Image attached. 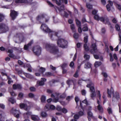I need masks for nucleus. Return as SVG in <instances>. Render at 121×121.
Returning <instances> with one entry per match:
<instances>
[{
	"instance_id": "nucleus-35",
	"label": "nucleus",
	"mask_w": 121,
	"mask_h": 121,
	"mask_svg": "<svg viewBox=\"0 0 121 121\" xmlns=\"http://www.w3.org/2000/svg\"><path fill=\"white\" fill-rule=\"evenodd\" d=\"M70 28L72 30L73 32H75V27L74 25L73 24H72L70 25Z\"/></svg>"
},
{
	"instance_id": "nucleus-26",
	"label": "nucleus",
	"mask_w": 121,
	"mask_h": 121,
	"mask_svg": "<svg viewBox=\"0 0 121 121\" xmlns=\"http://www.w3.org/2000/svg\"><path fill=\"white\" fill-rule=\"evenodd\" d=\"M41 116L43 117H46L47 115V114L46 113L44 112H42L40 114Z\"/></svg>"
},
{
	"instance_id": "nucleus-49",
	"label": "nucleus",
	"mask_w": 121,
	"mask_h": 121,
	"mask_svg": "<svg viewBox=\"0 0 121 121\" xmlns=\"http://www.w3.org/2000/svg\"><path fill=\"white\" fill-rule=\"evenodd\" d=\"M31 119L33 121H36L37 120V118L35 115H31Z\"/></svg>"
},
{
	"instance_id": "nucleus-33",
	"label": "nucleus",
	"mask_w": 121,
	"mask_h": 121,
	"mask_svg": "<svg viewBox=\"0 0 121 121\" xmlns=\"http://www.w3.org/2000/svg\"><path fill=\"white\" fill-rule=\"evenodd\" d=\"M105 20L106 22V23L109 26L111 25V23L109 21V19L108 17H106L105 19ZM104 23L105 22H104Z\"/></svg>"
},
{
	"instance_id": "nucleus-7",
	"label": "nucleus",
	"mask_w": 121,
	"mask_h": 121,
	"mask_svg": "<svg viewBox=\"0 0 121 121\" xmlns=\"http://www.w3.org/2000/svg\"><path fill=\"white\" fill-rule=\"evenodd\" d=\"M18 13L17 11L13 10H10V16L13 20H14L18 16Z\"/></svg>"
},
{
	"instance_id": "nucleus-13",
	"label": "nucleus",
	"mask_w": 121,
	"mask_h": 121,
	"mask_svg": "<svg viewBox=\"0 0 121 121\" xmlns=\"http://www.w3.org/2000/svg\"><path fill=\"white\" fill-rule=\"evenodd\" d=\"M92 64L89 62L87 61L84 65V67L86 69L91 68L92 69Z\"/></svg>"
},
{
	"instance_id": "nucleus-62",
	"label": "nucleus",
	"mask_w": 121,
	"mask_h": 121,
	"mask_svg": "<svg viewBox=\"0 0 121 121\" xmlns=\"http://www.w3.org/2000/svg\"><path fill=\"white\" fill-rule=\"evenodd\" d=\"M55 106L53 105H50V109L54 110L55 109Z\"/></svg>"
},
{
	"instance_id": "nucleus-41",
	"label": "nucleus",
	"mask_w": 121,
	"mask_h": 121,
	"mask_svg": "<svg viewBox=\"0 0 121 121\" xmlns=\"http://www.w3.org/2000/svg\"><path fill=\"white\" fill-rule=\"evenodd\" d=\"M66 97V95L65 93H63L60 96V97L61 98H65Z\"/></svg>"
},
{
	"instance_id": "nucleus-25",
	"label": "nucleus",
	"mask_w": 121,
	"mask_h": 121,
	"mask_svg": "<svg viewBox=\"0 0 121 121\" xmlns=\"http://www.w3.org/2000/svg\"><path fill=\"white\" fill-rule=\"evenodd\" d=\"M73 38L75 39H78L79 38V35L78 33H75L73 35Z\"/></svg>"
},
{
	"instance_id": "nucleus-40",
	"label": "nucleus",
	"mask_w": 121,
	"mask_h": 121,
	"mask_svg": "<svg viewBox=\"0 0 121 121\" xmlns=\"http://www.w3.org/2000/svg\"><path fill=\"white\" fill-rule=\"evenodd\" d=\"M9 57L13 58L14 59L16 58V56L14 54L12 53L9 54Z\"/></svg>"
},
{
	"instance_id": "nucleus-55",
	"label": "nucleus",
	"mask_w": 121,
	"mask_h": 121,
	"mask_svg": "<svg viewBox=\"0 0 121 121\" xmlns=\"http://www.w3.org/2000/svg\"><path fill=\"white\" fill-rule=\"evenodd\" d=\"M47 2L50 7H53L54 6V5L50 1H47Z\"/></svg>"
},
{
	"instance_id": "nucleus-9",
	"label": "nucleus",
	"mask_w": 121,
	"mask_h": 121,
	"mask_svg": "<svg viewBox=\"0 0 121 121\" xmlns=\"http://www.w3.org/2000/svg\"><path fill=\"white\" fill-rule=\"evenodd\" d=\"M86 86L87 87L90 88L91 92H95L94 84L92 82H91L87 84Z\"/></svg>"
},
{
	"instance_id": "nucleus-36",
	"label": "nucleus",
	"mask_w": 121,
	"mask_h": 121,
	"mask_svg": "<svg viewBox=\"0 0 121 121\" xmlns=\"http://www.w3.org/2000/svg\"><path fill=\"white\" fill-rule=\"evenodd\" d=\"M9 101L12 104H14L15 102V101L14 99L12 98H11L9 99Z\"/></svg>"
},
{
	"instance_id": "nucleus-37",
	"label": "nucleus",
	"mask_w": 121,
	"mask_h": 121,
	"mask_svg": "<svg viewBox=\"0 0 121 121\" xmlns=\"http://www.w3.org/2000/svg\"><path fill=\"white\" fill-rule=\"evenodd\" d=\"M86 6L89 9H92V5L86 3Z\"/></svg>"
},
{
	"instance_id": "nucleus-17",
	"label": "nucleus",
	"mask_w": 121,
	"mask_h": 121,
	"mask_svg": "<svg viewBox=\"0 0 121 121\" xmlns=\"http://www.w3.org/2000/svg\"><path fill=\"white\" fill-rule=\"evenodd\" d=\"M24 74L27 78L30 79H32L34 78L33 76L29 73H24Z\"/></svg>"
},
{
	"instance_id": "nucleus-10",
	"label": "nucleus",
	"mask_w": 121,
	"mask_h": 121,
	"mask_svg": "<svg viewBox=\"0 0 121 121\" xmlns=\"http://www.w3.org/2000/svg\"><path fill=\"white\" fill-rule=\"evenodd\" d=\"M92 49H91L90 52L91 54L93 55L96 53V51L97 50V46L95 43H93L92 45Z\"/></svg>"
},
{
	"instance_id": "nucleus-34",
	"label": "nucleus",
	"mask_w": 121,
	"mask_h": 121,
	"mask_svg": "<svg viewBox=\"0 0 121 121\" xmlns=\"http://www.w3.org/2000/svg\"><path fill=\"white\" fill-rule=\"evenodd\" d=\"M116 4V6L117 9L120 11H121V5L118 4L117 3L115 2Z\"/></svg>"
},
{
	"instance_id": "nucleus-54",
	"label": "nucleus",
	"mask_w": 121,
	"mask_h": 121,
	"mask_svg": "<svg viewBox=\"0 0 121 121\" xmlns=\"http://www.w3.org/2000/svg\"><path fill=\"white\" fill-rule=\"evenodd\" d=\"M79 117V116L77 114H75V115L73 117L74 118V119H75L76 120L78 119Z\"/></svg>"
},
{
	"instance_id": "nucleus-5",
	"label": "nucleus",
	"mask_w": 121,
	"mask_h": 121,
	"mask_svg": "<svg viewBox=\"0 0 121 121\" xmlns=\"http://www.w3.org/2000/svg\"><path fill=\"white\" fill-rule=\"evenodd\" d=\"M32 51L35 55L39 56L41 54V48L39 46H35L33 48Z\"/></svg>"
},
{
	"instance_id": "nucleus-48",
	"label": "nucleus",
	"mask_w": 121,
	"mask_h": 121,
	"mask_svg": "<svg viewBox=\"0 0 121 121\" xmlns=\"http://www.w3.org/2000/svg\"><path fill=\"white\" fill-rule=\"evenodd\" d=\"M20 107L21 108H25L26 105L24 103H20Z\"/></svg>"
},
{
	"instance_id": "nucleus-16",
	"label": "nucleus",
	"mask_w": 121,
	"mask_h": 121,
	"mask_svg": "<svg viewBox=\"0 0 121 121\" xmlns=\"http://www.w3.org/2000/svg\"><path fill=\"white\" fill-rule=\"evenodd\" d=\"M46 70V69L42 67L40 68V69L38 70V71L39 73L42 74V76H43V74H44L43 73Z\"/></svg>"
},
{
	"instance_id": "nucleus-12",
	"label": "nucleus",
	"mask_w": 121,
	"mask_h": 121,
	"mask_svg": "<svg viewBox=\"0 0 121 121\" xmlns=\"http://www.w3.org/2000/svg\"><path fill=\"white\" fill-rule=\"evenodd\" d=\"M13 90L16 89L21 90L22 88V86L20 84H14L13 85Z\"/></svg>"
},
{
	"instance_id": "nucleus-3",
	"label": "nucleus",
	"mask_w": 121,
	"mask_h": 121,
	"mask_svg": "<svg viewBox=\"0 0 121 121\" xmlns=\"http://www.w3.org/2000/svg\"><path fill=\"white\" fill-rule=\"evenodd\" d=\"M57 44L59 47L62 48H65L67 45L68 42L64 39H58L57 40Z\"/></svg>"
},
{
	"instance_id": "nucleus-23",
	"label": "nucleus",
	"mask_w": 121,
	"mask_h": 121,
	"mask_svg": "<svg viewBox=\"0 0 121 121\" xmlns=\"http://www.w3.org/2000/svg\"><path fill=\"white\" fill-rule=\"evenodd\" d=\"M32 0H22V3H31Z\"/></svg>"
},
{
	"instance_id": "nucleus-11",
	"label": "nucleus",
	"mask_w": 121,
	"mask_h": 121,
	"mask_svg": "<svg viewBox=\"0 0 121 121\" xmlns=\"http://www.w3.org/2000/svg\"><path fill=\"white\" fill-rule=\"evenodd\" d=\"M45 17V15L44 14L39 15L36 17V20L40 23H41L42 22H43L42 20Z\"/></svg>"
},
{
	"instance_id": "nucleus-27",
	"label": "nucleus",
	"mask_w": 121,
	"mask_h": 121,
	"mask_svg": "<svg viewBox=\"0 0 121 121\" xmlns=\"http://www.w3.org/2000/svg\"><path fill=\"white\" fill-rule=\"evenodd\" d=\"M79 72V71L78 70H77L73 75V76L76 78H78L79 76L78 74Z\"/></svg>"
},
{
	"instance_id": "nucleus-51",
	"label": "nucleus",
	"mask_w": 121,
	"mask_h": 121,
	"mask_svg": "<svg viewBox=\"0 0 121 121\" xmlns=\"http://www.w3.org/2000/svg\"><path fill=\"white\" fill-rule=\"evenodd\" d=\"M62 109L61 107L60 106H57L56 107V109L58 111H61Z\"/></svg>"
},
{
	"instance_id": "nucleus-61",
	"label": "nucleus",
	"mask_w": 121,
	"mask_h": 121,
	"mask_svg": "<svg viewBox=\"0 0 121 121\" xmlns=\"http://www.w3.org/2000/svg\"><path fill=\"white\" fill-rule=\"evenodd\" d=\"M106 7L108 11H109L111 9L110 7L109 4H108L107 5H106Z\"/></svg>"
},
{
	"instance_id": "nucleus-15",
	"label": "nucleus",
	"mask_w": 121,
	"mask_h": 121,
	"mask_svg": "<svg viewBox=\"0 0 121 121\" xmlns=\"http://www.w3.org/2000/svg\"><path fill=\"white\" fill-rule=\"evenodd\" d=\"M47 79L46 78H42L41 79V81H40L39 83V85L40 86H42L44 85V82L46 81Z\"/></svg>"
},
{
	"instance_id": "nucleus-19",
	"label": "nucleus",
	"mask_w": 121,
	"mask_h": 121,
	"mask_svg": "<svg viewBox=\"0 0 121 121\" xmlns=\"http://www.w3.org/2000/svg\"><path fill=\"white\" fill-rule=\"evenodd\" d=\"M5 16L3 14L0 13V22H2L4 19Z\"/></svg>"
},
{
	"instance_id": "nucleus-45",
	"label": "nucleus",
	"mask_w": 121,
	"mask_h": 121,
	"mask_svg": "<svg viewBox=\"0 0 121 121\" xmlns=\"http://www.w3.org/2000/svg\"><path fill=\"white\" fill-rule=\"evenodd\" d=\"M61 111L64 113H66L68 112L67 109L65 108H62Z\"/></svg>"
},
{
	"instance_id": "nucleus-20",
	"label": "nucleus",
	"mask_w": 121,
	"mask_h": 121,
	"mask_svg": "<svg viewBox=\"0 0 121 121\" xmlns=\"http://www.w3.org/2000/svg\"><path fill=\"white\" fill-rule=\"evenodd\" d=\"M40 99L42 103H45L46 100V97L43 95H42Z\"/></svg>"
},
{
	"instance_id": "nucleus-44",
	"label": "nucleus",
	"mask_w": 121,
	"mask_h": 121,
	"mask_svg": "<svg viewBox=\"0 0 121 121\" xmlns=\"http://www.w3.org/2000/svg\"><path fill=\"white\" fill-rule=\"evenodd\" d=\"M100 17L97 15H95L94 17V19L96 20L99 21Z\"/></svg>"
},
{
	"instance_id": "nucleus-43",
	"label": "nucleus",
	"mask_w": 121,
	"mask_h": 121,
	"mask_svg": "<svg viewBox=\"0 0 121 121\" xmlns=\"http://www.w3.org/2000/svg\"><path fill=\"white\" fill-rule=\"evenodd\" d=\"M88 36H86L84 37V41L85 43V44H86L88 42Z\"/></svg>"
},
{
	"instance_id": "nucleus-30",
	"label": "nucleus",
	"mask_w": 121,
	"mask_h": 121,
	"mask_svg": "<svg viewBox=\"0 0 121 121\" xmlns=\"http://www.w3.org/2000/svg\"><path fill=\"white\" fill-rule=\"evenodd\" d=\"M107 111L109 114H112V111L111 108L108 107L107 108Z\"/></svg>"
},
{
	"instance_id": "nucleus-31",
	"label": "nucleus",
	"mask_w": 121,
	"mask_h": 121,
	"mask_svg": "<svg viewBox=\"0 0 121 121\" xmlns=\"http://www.w3.org/2000/svg\"><path fill=\"white\" fill-rule=\"evenodd\" d=\"M83 47L85 51H88L89 50V47L87 46L86 44H84Z\"/></svg>"
},
{
	"instance_id": "nucleus-59",
	"label": "nucleus",
	"mask_w": 121,
	"mask_h": 121,
	"mask_svg": "<svg viewBox=\"0 0 121 121\" xmlns=\"http://www.w3.org/2000/svg\"><path fill=\"white\" fill-rule=\"evenodd\" d=\"M81 93L82 95L85 96L86 94V92L85 90L83 89L81 91Z\"/></svg>"
},
{
	"instance_id": "nucleus-64",
	"label": "nucleus",
	"mask_w": 121,
	"mask_h": 121,
	"mask_svg": "<svg viewBox=\"0 0 121 121\" xmlns=\"http://www.w3.org/2000/svg\"><path fill=\"white\" fill-rule=\"evenodd\" d=\"M67 65V64L66 63H63L61 66V67L62 69H64L65 68Z\"/></svg>"
},
{
	"instance_id": "nucleus-39",
	"label": "nucleus",
	"mask_w": 121,
	"mask_h": 121,
	"mask_svg": "<svg viewBox=\"0 0 121 121\" xmlns=\"http://www.w3.org/2000/svg\"><path fill=\"white\" fill-rule=\"evenodd\" d=\"M29 90L30 91L34 92L36 90L35 88L33 86L31 87L30 88Z\"/></svg>"
},
{
	"instance_id": "nucleus-18",
	"label": "nucleus",
	"mask_w": 121,
	"mask_h": 121,
	"mask_svg": "<svg viewBox=\"0 0 121 121\" xmlns=\"http://www.w3.org/2000/svg\"><path fill=\"white\" fill-rule=\"evenodd\" d=\"M14 36L16 38H18L19 40H20V37L22 36V34L21 33H16Z\"/></svg>"
},
{
	"instance_id": "nucleus-24",
	"label": "nucleus",
	"mask_w": 121,
	"mask_h": 121,
	"mask_svg": "<svg viewBox=\"0 0 121 121\" xmlns=\"http://www.w3.org/2000/svg\"><path fill=\"white\" fill-rule=\"evenodd\" d=\"M98 109L101 112H103V109L102 106H101L100 104H99L97 106Z\"/></svg>"
},
{
	"instance_id": "nucleus-47",
	"label": "nucleus",
	"mask_w": 121,
	"mask_h": 121,
	"mask_svg": "<svg viewBox=\"0 0 121 121\" xmlns=\"http://www.w3.org/2000/svg\"><path fill=\"white\" fill-rule=\"evenodd\" d=\"M115 27L117 30L119 31L120 30V27L119 25L116 24L115 26Z\"/></svg>"
},
{
	"instance_id": "nucleus-46",
	"label": "nucleus",
	"mask_w": 121,
	"mask_h": 121,
	"mask_svg": "<svg viewBox=\"0 0 121 121\" xmlns=\"http://www.w3.org/2000/svg\"><path fill=\"white\" fill-rule=\"evenodd\" d=\"M28 96L29 98H33L35 96L34 95L31 93H29L28 94Z\"/></svg>"
},
{
	"instance_id": "nucleus-4",
	"label": "nucleus",
	"mask_w": 121,
	"mask_h": 121,
	"mask_svg": "<svg viewBox=\"0 0 121 121\" xmlns=\"http://www.w3.org/2000/svg\"><path fill=\"white\" fill-rule=\"evenodd\" d=\"M9 30V27L7 24L4 23H0V34L6 33Z\"/></svg>"
},
{
	"instance_id": "nucleus-58",
	"label": "nucleus",
	"mask_w": 121,
	"mask_h": 121,
	"mask_svg": "<svg viewBox=\"0 0 121 121\" xmlns=\"http://www.w3.org/2000/svg\"><path fill=\"white\" fill-rule=\"evenodd\" d=\"M75 100L77 104L78 101L79 100V99L78 96H76L75 97Z\"/></svg>"
},
{
	"instance_id": "nucleus-53",
	"label": "nucleus",
	"mask_w": 121,
	"mask_h": 121,
	"mask_svg": "<svg viewBox=\"0 0 121 121\" xmlns=\"http://www.w3.org/2000/svg\"><path fill=\"white\" fill-rule=\"evenodd\" d=\"M73 97L72 96H68L66 98V100L68 101H69Z\"/></svg>"
},
{
	"instance_id": "nucleus-22",
	"label": "nucleus",
	"mask_w": 121,
	"mask_h": 121,
	"mask_svg": "<svg viewBox=\"0 0 121 121\" xmlns=\"http://www.w3.org/2000/svg\"><path fill=\"white\" fill-rule=\"evenodd\" d=\"M102 63L101 62L96 61L94 64V66L95 67H97L100 65Z\"/></svg>"
},
{
	"instance_id": "nucleus-57",
	"label": "nucleus",
	"mask_w": 121,
	"mask_h": 121,
	"mask_svg": "<svg viewBox=\"0 0 121 121\" xmlns=\"http://www.w3.org/2000/svg\"><path fill=\"white\" fill-rule=\"evenodd\" d=\"M78 114L79 117L82 116L84 115V113L83 112L80 111L78 112Z\"/></svg>"
},
{
	"instance_id": "nucleus-28",
	"label": "nucleus",
	"mask_w": 121,
	"mask_h": 121,
	"mask_svg": "<svg viewBox=\"0 0 121 121\" xmlns=\"http://www.w3.org/2000/svg\"><path fill=\"white\" fill-rule=\"evenodd\" d=\"M76 24L78 26H81V22L78 19L76 20Z\"/></svg>"
},
{
	"instance_id": "nucleus-60",
	"label": "nucleus",
	"mask_w": 121,
	"mask_h": 121,
	"mask_svg": "<svg viewBox=\"0 0 121 121\" xmlns=\"http://www.w3.org/2000/svg\"><path fill=\"white\" fill-rule=\"evenodd\" d=\"M82 29L83 31H88V28L87 26H85L82 28Z\"/></svg>"
},
{
	"instance_id": "nucleus-8",
	"label": "nucleus",
	"mask_w": 121,
	"mask_h": 121,
	"mask_svg": "<svg viewBox=\"0 0 121 121\" xmlns=\"http://www.w3.org/2000/svg\"><path fill=\"white\" fill-rule=\"evenodd\" d=\"M41 28L43 31L45 32L50 33L52 32L51 30L49 28L47 25L45 24H42Z\"/></svg>"
},
{
	"instance_id": "nucleus-56",
	"label": "nucleus",
	"mask_w": 121,
	"mask_h": 121,
	"mask_svg": "<svg viewBox=\"0 0 121 121\" xmlns=\"http://www.w3.org/2000/svg\"><path fill=\"white\" fill-rule=\"evenodd\" d=\"M31 112L28 111L27 112L24 113V116H25L26 115H27L29 117V116L31 115Z\"/></svg>"
},
{
	"instance_id": "nucleus-38",
	"label": "nucleus",
	"mask_w": 121,
	"mask_h": 121,
	"mask_svg": "<svg viewBox=\"0 0 121 121\" xmlns=\"http://www.w3.org/2000/svg\"><path fill=\"white\" fill-rule=\"evenodd\" d=\"M16 71L17 73L18 74L20 75L22 74L23 73V72L22 70H19L18 69H16Z\"/></svg>"
},
{
	"instance_id": "nucleus-2",
	"label": "nucleus",
	"mask_w": 121,
	"mask_h": 121,
	"mask_svg": "<svg viewBox=\"0 0 121 121\" xmlns=\"http://www.w3.org/2000/svg\"><path fill=\"white\" fill-rule=\"evenodd\" d=\"M107 93L108 94V97L109 98L111 97V95L112 94L113 95L112 99L115 97L117 99H118L120 98V95L119 93L116 92L115 94L114 93V91L113 88L112 87H111L110 90L109 89H107Z\"/></svg>"
},
{
	"instance_id": "nucleus-32",
	"label": "nucleus",
	"mask_w": 121,
	"mask_h": 121,
	"mask_svg": "<svg viewBox=\"0 0 121 121\" xmlns=\"http://www.w3.org/2000/svg\"><path fill=\"white\" fill-rule=\"evenodd\" d=\"M105 19L103 17H99V20H100L101 22H102L104 24H106V23H104L105 21Z\"/></svg>"
},
{
	"instance_id": "nucleus-14",
	"label": "nucleus",
	"mask_w": 121,
	"mask_h": 121,
	"mask_svg": "<svg viewBox=\"0 0 121 121\" xmlns=\"http://www.w3.org/2000/svg\"><path fill=\"white\" fill-rule=\"evenodd\" d=\"M53 75V74L51 72H47L45 74H43L42 76L44 77H48Z\"/></svg>"
},
{
	"instance_id": "nucleus-6",
	"label": "nucleus",
	"mask_w": 121,
	"mask_h": 121,
	"mask_svg": "<svg viewBox=\"0 0 121 121\" xmlns=\"http://www.w3.org/2000/svg\"><path fill=\"white\" fill-rule=\"evenodd\" d=\"M10 112L13 114L15 117L17 118L19 117L20 114H21L19 110L14 109L13 108L11 109Z\"/></svg>"
},
{
	"instance_id": "nucleus-63",
	"label": "nucleus",
	"mask_w": 121,
	"mask_h": 121,
	"mask_svg": "<svg viewBox=\"0 0 121 121\" xmlns=\"http://www.w3.org/2000/svg\"><path fill=\"white\" fill-rule=\"evenodd\" d=\"M82 102L83 103L85 104L86 105H88V102L87 100L86 99H85L83 100Z\"/></svg>"
},
{
	"instance_id": "nucleus-21",
	"label": "nucleus",
	"mask_w": 121,
	"mask_h": 121,
	"mask_svg": "<svg viewBox=\"0 0 121 121\" xmlns=\"http://www.w3.org/2000/svg\"><path fill=\"white\" fill-rule=\"evenodd\" d=\"M58 32H55L54 34V35H53L52 34H51L50 35V37L51 39L53 40H54V39L53 38V37H54V36L57 37V35L58 34Z\"/></svg>"
},
{
	"instance_id": "nucleus-52",
	"label": "nucleus",
	"mask_w": 121,
	"mask_h": 121,
	"mask_svg": "<svg viewBox=\"0 0 121 121\" xmlns=\"http://www.w3.org/2000/svg\"><path fill=\"white\" fill-rule=\"evenodd\" d=\"M59 99L58 97L54 98L53 100V101L55 103H56L59 101Z\"/></svg>"
},
{
	"instance_id": "nucleus-29",
	"label": "nucleus",
	"mask_w": 121,
	"mask_h": 121,
	"mask_svg": "<svg viewBox=\"0 0 121 121\" xmlns=\"http://www.w3.org/2000/svg\"><path fill=\"white\" fill-rule=\"evenodd\" d=\"M84 58L85 59L86 61V60H89L90 58V55H87L86 54H85L84 56Z\"/></svg>"
},
{
	"instance_id": "nucleus-50",
	"label": "nucleus",
	"mask_w": 121,
	"mask_h": 121,
	"mask_svg": "<svg viewBox=\"0 0 121 121\" xmlns=\"http://www.w3.org/2000/svg\"><path fill=\"white\" fill-rule=\"evenodd\" d=\"M91 94V98H93L96 96V95L95 92H92Z\"/></svg>"
},
{
	"instance_id": "nucleus-1",
	"label": "nucleus",
	"mask_w": 121,
	"mask_h": 121,
	"mask_svg": "<svg viewBox=\"0 0 121 121\" xmlns=\"http://www.w3.org/2000/svg\"><path fill=\"white\" fill-rule=\"evenodd\" d=\"M46 47L47 49H49L50 52L54 54H56L59 52V50L57 47L54 44H46Z\"/></svg>"
},
{
	"instance_id": "nucleus-42",
	"label": "nucleus",
	"mask_w": 121,
	"mask_h": 121,
	"mask_svg": "<svg viewBox=\"0 0 121 121\" xmlns=\"http://www.w3.org/2000/svg\"><path fill=\"white\" fill-rule=\"evenodd\" d=\"M87 115L90 117H93V114L90 111H89L87 112Z\"/></svg>"
}]
</instances>
